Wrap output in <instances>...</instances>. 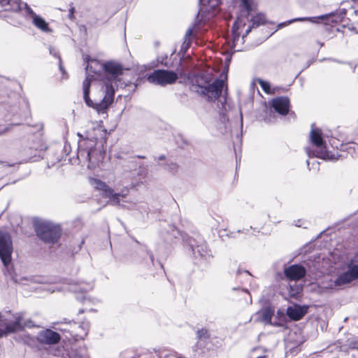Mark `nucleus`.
Masks as SVG:
<instances>
[{"label": "nucleus", "mask_w": 358, "mask_h": 358, "mask_svg": "<svg viewBox=\"0 0 358 358\" xmlns=\"http://www.w3.org/2000/svg\"><path fill=\"white\" fill-rule=\"evenodd\" d=\"M166 169L168 171H169L171 173H175L177 171L178 166L175 162H170L166 164Z\"/></svg>", "instance_id": "412c9836"}, {"label": "nucleus", "mask_w": 358, "mask_h": 358, "mask_svg": "<svg viewBox=\"0 0 358 358\" xmlns=\"http://www.w3.org/2000/svg\"><path fill=\"white\" fill-rule=\"evenodd\" d=\"M242 3L248 13L250 10L251 0H242Z\"/></svg>", "instance_id": "4be33fe9"}, {"label": "nucleus", "mask_w": 358, "mask_h": 358, "mask_svg": "<svg viewBox=\"0 0 358 358\" xmlns=\"http://www.w3.org/2000/svg\"><path fill=\"white\" fill-rule=\"evenodd\" d=\"M34 24L39 29L43 31H48L49 27L48 24L45 21L44 19L38 15H34L32 20Z\"/></svg>", "instance_id": "dca6fc26"}, {"label": "nucleus", "mask_w": 358, "mask_h": 358, "mask_svg": "<svg viewBox=\"0 0 358 358\" xmlns=\"http://www.w3.org/2000/svg\"><path fill=\"white\" fill-rule=\"evenodd\" d=\"M74 8L71 7L69 10V18L72 19L73 17Z\"/></svg>", "instance_id": "a878e982"}, {"label": "nucleus", "mask_w": 358, "mask_h": 358, "mask_svg": "<svg viewBox=\"0 0 358 358\" xmlns=\"http://www.w3.org/2000/svg\"><path fill=\"white\" fill-rule=\"evenodd\" d=\"M94 152H95V151L92 148H90V150H87V151L80 150L78 152V157H80L81 156H84L85 155H86L85 157L89 162L87 166H88V168L92 169L94 166L93 158H94Z\"/></svg>", "instance_id": "f3484780"}, {"label": "nucleus", "mask_w": 358, "mask_h": 358, "mask_svg": "<svg viewBox=\"0 0 358 358\" xmlns=\"http://www.w3.org/2000/svg\"><path fill=\"white\" fill-rule=\"evenodd\" d=\"M310 138L313 145L320 148H324V142L320 129H313L310 133Z\"/></svg>", "instance_id": "2eb2a0df"}, {"label": "nucleus", "mask_w": 358, "mask_h": 358, "mask_svg": "<svg viewBox=\"0 0 358 358\" xmlns=\"http://www.w3.org/2000/svg\"><path fill=\"white\" fill-rule=\"evenodd\" d=\"M272 107L280 115H286L289 111V99L286 97L273 99L271 102Z\"/></svg>", "instance_id": "f8f14e48"}, {"label": "nucleus", "mask_w": 358, "mask_h": 358, "mask_svg": "<svg viewBox=\"0 0 358 358\" xmlns=\"http://www.w3.org/2000/svg\"><path fill=\"white\" fill-rule=\"evenodd\" d=\"M355 279V275H353V273H352V270L350 267L349 268L348 271L341 274L337 279L335 280L334 283L336 286H341L346 285L348 283L351 282Z\"/></svg>", "instance_id": "4468645a"}, {"label": "nucleus", "mask_w": 358, "mask_h": 358, "mask_svg": "<svg viewBox=\"0 0 358 358\" xmlns=\"http://www.w3.org/2000/svg\"><path fill=\"white\" fill-rule=\"evenodd\" d=\"M257 82L263 91H264L266 94H271V86L268 82L264 81L260 78L257 79Z\"/></svg>", "instance_id": "aec40b11"}, {"label": "nucleus", "mask_w": 358, "mask_h": 358, "mask_svg": "<svg viewBox=\"0 0 358 358\" xmlns=\"http://www.w3.org/2000/svg\"><path fill=\"white\" fill-rule=\"evenodd\" d=\"M277 317H284V313L281 310H278L277 312Z\"/></svg>", "instance_id": "bb28decb"}, {"label": "nucleus", "mask_w": 358, "mask_h": 358, "mask_svg": "<svg viewBox=\"0 0 358 358\" xmlns=\"http://www.w3.org/2000/svg\"><path fill=\"white\" fill-rule=\"evenodd\" d=\"M34 223L36 232L41 240L48 243H54L57 241L61 235V229L59 225L40 218L34 219Z\"/></svg>", "instance_id": "7ed1b4c3"}, {"label": "nucleus", "mask_w": 358, "mask_h": 358, "mask_svg": "<svg viewBox=\"0 0 358 358\" xmlns=\"http://www.w3.org/2000/svg\"><path fill=\"white\" fill-rule=\"evenodd\" d=\"M192 34V30L191 29H189L187 32V35H189Z\"/></svg>", "instance_id": "7c9ffc66"}, {"label": "nucleus", "mask_w": 358, "mask_h": 358, "mask_svg": "<svg viewBox=\"0 0 358 358\" xmlns=\"http://www.w3.org/2000/svg\"><path fill=\"white\" fill-rule=\"evenodd\" d=\"M285 274L290 280H297L306 275L305 268L300 265H292L285 269Z\"/></svg>", "instance_id": "9b49d317"}, {"label": "nucleus", "mask_w": 358, "mask_h": 358, "mask_svg": "<svg viewBox=\"0 0 358 358\" xmlns=\"http://www.w3.org/2000/svg\"><path fill=\"white\" fill-rule=\"evenodd\" d=\"M176 72L169 70H155L148 77V80L153 84L165 86L171 85L178 79Z\"/></svg>", "instance_id": "39448f33"}, {"label": "nucleus", "mask_w": 358, "mask_h": 358, "mask_svg": "<svg viewBox=\"0 0 358 358\" xmlns=\"http://www.w3.org/2000/svg\"><path fill=\"white\" fill-rule=\"evenodd\" d=\"M350 268L352 270V273H353V275H355V279H357L358 278V264L350 266Z\"/></svg>", "instance_id": "5701e85b"}, {"label": "nucleus", "mask_w": 358, "mask_h": 358, "mask_svg": "<svg viewBox=\"0 0 358 358\" xmlns=\"http://www.w3.org/2000/svg\"><path fill=\"white\" fill-rule=\"evenodd\" d=\"M195 84L199 90L196 91L206 96L209 101L217 99L221 94L224 81L217 79L210 83V78L204 73H200L195 78Z\"/></svg>", "instance_id": "f03ea898"}, {"label": "nucleus", "mask_w": 358, "mask_h": 358, "mask_svg": "<svg viewBox=\"0 0 358 358\" xmlns=\"http://www.w3.org/2000/svg\"><path fill=\"white\" fill-rule=\"evenodd\" d=\"M90 184L96 189L103 192L105 197L109 199V202L112 205H119L120 203V197L125 198L128 190L126 193H115L113 189L108 187L104 182L94 178L89 179Z\"/></svg>", "instance_id": "20e7f679"}, {"label": "nucleus", "mask_w": 358, "mask_h": 358, "mask_svg": "<svg viewBox=\"0 0 358 358\" xmlns=\"http://www.w3.org/2000/svg\"><path fill=\"white\" fill-rule=\"evenodd\" d=\"M261 321L265 324H268L274 327H280L282 324L279 322L272 321V318L274 315V309L271 307H266L262 310L261 313Z\"/></svg>", "instance_id": "ddd939ff"}, {"label": "nucleus", "mask_w": 358, "mask_h": 358, "mask_svg": "<svg viewBox=\"0 0 358 358\" xmlns=\"http://www.w3.org/2000/svg\"><path fill=\"white\" fill-rule=\"evenodd\" d=\"M250 31V29H247L246 34H248Z\"/></svg>", "instance_id": "473e14b6"}, {"label": "nucleus", "mask_w": 358, "mask_h": 358, "mask_svg": "<svg viewBox=\"0 0 358 358\" xmlns=\"http://www.w3.org/2000/svg\"><path fill=\"white\" fill-rule=\"evenodd\" d=\"M26 11L29 15L30 17L33 20L34 15H37L33 10L29 7L27 5H26Z\"/></svg>", "instance_id": "b1692460"}, {"label": "nucleus", "mask_w": 358, "mask_h": 358, "mask_svg": "<svg viewBox=\"0 0 358 358\" xmlns=\"http://www.w3.org/2000/svg\"><path fill=\"white\" fill-rule=\"evenodd\" d=\"M13 250L10 236L6 232L0 231V259L6 267L11 263Z\"/></svg>", "instance_id": "423d86ee"}, {"label": "nucleus", "mask_w": 358, "mask_h": 358, "mask_svg": "<svg viewBox=\"0 0 358 358\" xmlns=\"http://www.w3.org/2000/svg\"><path fill=\"white\" fill-rule=\"evenodd\" d=\"M92 289V285L90 283H81L80 284L78 287L77 285H71L70 287L71 291L75 292H85Z\"/></svg>", "instance_id": "6ab92c4d"}, {"label": "nucleus", "mask_w": 358, "mask_h": 358, "mask_svg": "<svg viewBox=\"0 0 358 358\" xmlns=\"http://www.w3.org/2000/svg\"><path fill=\"white\" fill-rule=\"evenodd\" d=\"M21 322L22 315L20 313H17L15 315V320L12 322L8 323L4 330H0V337L22 330L24 329V325Z\"/></svg>", "instance_id": "1a4fd4ad"}, {"label": "nucleus", "mask_w": 358, "mask_h": 358, "mask_svg": "<svg viewBox=\"0 0 358 358\" xmlns=\"http://www.w3.org/2000/svg\"><path fill=\"white\" fill-rule=\"evenodd\" d=\"M36 339L41 344L55 345L59 342L61 336L57 332L46 329L38 332Z\"/></svg>", "instance_id": "0eeeda50"}, {"label": "nucleus", "mask_w": 358, "mask_h": 358, "mask_svg": "<svg viewBox=\"0 0 358 358\" xmlns=\"http://www.w3.org/2000/svg\"><path fill=\"white\" fill-rule=\"evenodd\" d=\"M257 358H265V357L264 356H261V357H259Z\"/></svg>", "instance_id": "72a5a7b5"}, {"label": "nucleus", "mask_w": 358, "mask_h": 358, "mask_svg": "<svg viewBox=\"0 0 358 358\" xmlns=\"http://www.w3.org/2000/svg\"><path fill=\"white\" fill-rule=\"evenodd\" d=\"M78 136L80 138H83V136H82L80 133H78Z\"/></svg>", "instance_id": "2f4dec72"}, {"label": "nucleus", "mask_w": 358, "mask_h": 358, "mask_svg": "<svg viewBox=\"0 0 358 358\" xmlns=\"http://www.w3.org/2000/svg\"><path fill=\"white\" fill-rule=\"evenodd\" d=\"M88 65L86 67V71L87 73V76L85 78V80L83 81V96L85 99V101L86 103L88 106H90V103L92 101L90 99V87L91 85V81L94 78V76L90 75V73H94L95 74H98L103 69H99V65L92 64V68L89 69L87 70Z\"/></svg>", "instance_id": "6e6552de"}, {"label": "nucleus", "mask_w": 358, "mask_h": 358, "mask_svg": "<svg viewBox=\"0 0 358 358\" xmlns=\"http://www.w3.org/2000/svg\"><path fill=\"white\" fill-rule=\"evenodd\" d=\"M308 311V306L294 304L287 309L288 317L295 321L301 320Z\"/></svg>", "instance_id": "9d476101"}, {"label": "nucleus", "mask_w": 358, "mask_h": 358, "mask_svg": "<svg viewBox=\"0 0 358 358\" xmlns=\"http://www.w3.org/2000/svg\"><path fill=\"white\" fill-rule=\"evenodd\" d=\"M189 245H190L191 248L192 249V250H193V251H194V250H195V249H194V245L191 243V241L189 242Z\"/></svg>", "instance_id": "c85d7f7f"}, {"label": "nucleus", "mask_w": 358, "mask_h": 358, "mask_svg": "<svg viewBox=\"0 0 358 358\" xmlns=\"http://www.w3.org/2000/svg\"><path fill=\"white\" fill-rule=\"evenodd\" d=\"M164 159V155H161V156L159 157L158 160H162Z\"/></svg>", "instance_id": "c756f323"}, {"label": "nucleus", "mask_w": 358, "mask_h": 358, "mask_svg": "<svg viewBox=\"0 0 358 358\" xmlns=\"http://www.w3.org/2000/svg\"><path fill=\"white\" fill-rule=\"evenodd\" d=\"M324 18H325L324 15H321L319 17H297V18H294L293 20L287 21L286 23H285V24H291L294 22H304V21L310 22L313 23H317V22H318V20H320V19L322 20Z\"/></svg>", "instance_id": "a211bd4d"}, {"label": "nucleus", "mask_w": 358, "mask_h": 358, "mask_svg": "<svg viewBox=\"0 0 358 358\" xmlns=\"http://www.w3.org/2000/svg\"><path fill=\"white\" fill-rule=\"evenodd\" d=\"M206 333H207L206 330L201 329V330L198 331V336L199 337H201V336H204Z\"/></svg>", "instance_id": "393cba45"}, {"label": "nucleus", "mask_w": 358, "mask_h": 358, "mask_svg": "<svg viewBox=\"0 0 358 358\" xmlns=\"http://www.w3.org/2000/svg\"><path fill=\"white\" fill-rule=\"evenodd\" d=\"M92 64L99 65V69H103L104 72L103 79L104 96L101 100V105L103 108H107L110 105L114 99L115 90L113 83H115L117 77L122 73V67L120 64L114 62L101 64L97 60L92 59L88 62L87 70L92 68Z\"/></svg>", "instance_id": "f257e3e1"}, {"label": "nucleus", "mask_w": 358, "mask_h": 358, "mask_svg": "<svg viewBox=\"0 0 358 358\" xmlns=\"http://www.w3.org/2000/svg\"><path fill=\"white\" fill-rule=\"evenodd\" d=\"M357 349H358V346H357Z\"/></svg>", "instance_id": "f704fd0d"}, {"label": "nucleus", "mask_w": 358, "mask_h": 358, "mask_svg": "<svg viewBox=\"0 0 358 358\" xmlns=\"http://www.w3.org/2000/svg\"><path fill=\"white\" fill-rule=\"evenodd\" d=\"M50 53L53 55L55 57H57L56 52H53L52 48H50Z\"/></svg>", "instance_id": "cd10ccee"}]
</instances>
